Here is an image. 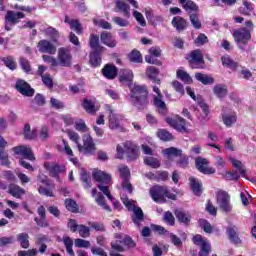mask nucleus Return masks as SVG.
I'll return each mask as SVG.
<instances>
[{
    "mask_svg": "<svg viewBox=\"0 0 256 256\" xmlns=\"http://www.w3.org/2000/svg\"><path fill=\"white\" fill-rule=\"evenodd\" d=\"M130 89V103L138 109H143L146 105H149V92L147 87L139 85L137 83L129 84Z\"/></svg>",
    "mask_w": 256,
    "mask_h": 256,
    "instance_id": "f257e3e1",
    "label": "nucleus"
},
{
    "mask_svg": "<svg viewBox=\"0 0 256 256\" xmlns=\"http://www.w3.org/2000/svg\"><path fill=\"white\" fill-rule=\"evenodd\" d=\"M93 179L98 183V189L102 191L109 199V201H113V195H111V191H109V187L105 185H109L111 183V175L101 171V170H94L92 173Z\"/></svg>",
    "mask_w": 256,
    "mask_h": 256,
    "instance_id": "f03ea898",
    "label": "nucleus"
},
{
    "mask_svg": "<svg viewBox=\"0 0 256 256\" xmlns=\"http://www.w3.org/2000/svg\"><path fill=\"white\" fill-rule=\"evenodd\" d=\"M149 193L155 203H165L167 201L165 199L166 197L168 199H172V201H175V199H177V195L169 192V190L165 186L156 185L150 188Z\"/></svg>",
    "mask_w": 256,
    "mask_h": 256,
    "instance_id": "7ed1b4c3",
    "label": "nucleus"
},
{
    "mask_svg": "<svg viewBox=\"0 0 256 256\" xmlns=\"http://www.w3.org/2000/svg\"><path fill=\"white\" fill-rule=\"evenodd\" d=\"M37 181L38 192L40 195H45V197H53V189H55V186L51 184L49 178L44 174H40L37 177Z\"/></svg>",
    "mask_w": 256,
    "mask_h": 256,
    "instance_id": "20e7f679",
    "label": "nucleus"
},
{
    "mask_svg": "<svg viewBox=\"0 0 256 256\" xmlns=\"http://www.w3.org/2000/svg\"><path fill=\"white\" fill-rule=\"evenodd\" d=\"M121 200L124 203L125 207H127V209L129 211H133L134 216L132 217L133 219V223H135V225H139V223H141V220L143 219V210L137 206H135V201L130 200L127 196L122 195L121 196Z\"/></svg>",
    "mask_w": 256,
    "mask_h": 256,
    "instance_id": "39448f33",
    "label": "nucleus"
},
{
    "mask_svg": "<svg viewBox=\"0 0 256 256\" xmlns=\"http://www.w3.org/2000/svg\"><path fill=\"white\" fill-rule=\"evenodd\" d=\"M233 37L239 49H244L245 45H247L251 39V29L245 27L239 28L233 32Z\"/></svg>",
    "mask_w": 256,
    "mask_h": 256,
    "instance_id": "423d86ee",
    "label": "nucleus"
},
{
    "mask_svg": "<svg viewBox=\"0 0 256 256\" xmlns=\"http://www.w3.org/2000/svg\"><path fill=\"white\" fill-rule=\"evenodd\" d=\"M192 69H203L205 61L203 60V52L200 49L191 51L186 57Z\"/></svg>",
    "mask_w": 256,
    "mask_h": 256,
    "instance_id": "0eeeda50",
    "label": "nucleus"
},
{
    "mask_svg": "<svg viewBox=\"0 0 256 256\" xmlns=\"http://www.w3.org/2000/svg\"><path fill=\"white\" fill-rule=\"evenodd\" d=\"M83 145L78 144V150L80 153H84V155H93L95 151H97V147L95 146V142L93 141V137L89 134H84L82 137Z\"/></svg>",
    "mask_w": 256,
    "mask_h": 256,
    "instance_id": "6e6552de",
    "label": "nucleus"
},
{
    "mask_svg": "<svg viewBox=\"0 0 256 256\" xmlns=\"http://www.w3.org/2000/svg\"><path fill=\"white\" fill-rule=\"evenodd\" d=\"M118 171L120 173V179L122 181L121 187L124 189V191H128V193H133V185H131V182H129V179H131V171L129 170V167L125 165H120L118 167Z\"/></svg>",
    "mask_w": 256,
    "mask_h": 256,
    "instance_id": "1a4fd4ad",
    "label": "nucleus"
},
{
    "mask_svg": "<svg viewBox=\"0 0 256 256\" xmlns=\"http://www.w3.org/2000/svg\"><path fill=\"white\" fill-rule=\"evenodd\" d=\"M217 205L223 213H231L233 206H231V196L225 191L217 193Z\"/></svg>",
    "mask_w": 256,
    "mask_h": 256,
    "instance_id": "9d476101",
    "label": "nucleus"
},
{
    "mask_svg": "<svg viewBox=\"0 0 256 256\" xmlns=\"http://www.w3.org/2000/svg\"><path fill=\"white\" fill-rule=\"evenodd\" d=\"M165 121L172 129L179 131V133H187V123L180 116L167 117Z\"/></svg>",
    "mask_w": 256,
    "mask_h": 256,
    "instance_id": "9b49d317",
    "label": "nucleus"
},
{
    "mask_svg": "<svg viewBox=\"0 0 256 256\" xmlns=\"http://www.w3.org/2000/svg\"><path fill=\"white\" fill-rule=\"evenodd\" d=\"M58 65L60 67H71L73 61V55L67 48H59L58 49Z\"/></svg>",
    "mask_w": 256,
    "mask_h": 256,
    "instance_id": "f8f14e48",
    "label": "nucleus"
},
{
    "mask_svg": "<svg viewBox=\"0 0 256 256\" xmlns=\"http://www.w3.org/2000/svg\"><path fill=\"white\" fill-rule=\"evenodd\" d=\"M193 243L200 247L199 256H209V253H211V243L207 239L201 235H196L193 237Z\"/></svg>",
    "mask_w": 256,
    "mask_h": 256,
    "instance_id": "ddd939ff",
    "label": "nucleus"
},
{
    "mask_svg": "<svg viewBox=\"0 0 256 256\" xmlns=\"http://www.w3.org/2000/svg\"><path fill=\"white\" fill-rule=\"evenodd\" d=\"M39 53H47L48 55H55L57 53V46L47 39H42L37 43Z\"/></svg>",
    "mask_w": 256,
    "mask_h": 256,
    "instance_id": "4468645a",
    "label": "nucleus"
},
{
    "mask_svg": "<svg viewBox=\"0 0 256 256\" xmlns=\"http://www.w3.org/2000/svg\"><path fill=\"white\" fill-rule=\"evenodd\" d=\"M196 167L200 173H203L204 175H213L215 173V168L207 167L209 162L207 159L198 157L195 160Z\"/></svg>",
    "mask_w": 256,
    "mask_h": 256,
    "instance_id": "2eb2a0df",
    "label": "nucleus"
},
{
    "mask_svg": "<svg viewBox=\"0 0 256 256\" xmlns=\"http://www.w3.org/2000/svg\"><path fill=\"white\" fill-rule=\"evenodd\" d=\"M13 151L15 155H21L24 159H28V161H35V155L29 146H16L13 148Z\"/></svg>",
    "mask_w": 256,
    "mask_h": 256,
    "instance_id": "dca6fc26",
    "label": "nucleus"
},
{
    "mask_svg": "<svg viewBox=\"0 0 256 256\" xmlns=\"http://www.w3.org/2000/svg\"><path fill=\"white\" fill-rule=\"evenodd\" d=\"M222 120L226 127H233L234 123H237V113L227 108H223Z\"/></svg>",
    "mask_w": 256,
    "mask_h": 256,
    "instance_id": "f3484780",
    "label": "nucleus"
},
{
    "mask_svg": "<svg viewBox=\"0 0 256 256\" xmlns=\"http://www.w3.org/2000/svg\"><path fill=\"white\" fill-rule=\"evenodd\" d=\"M16 89L25 97H33V95H35V90H33L31 86L24 80H18L16 82Z\"/></svg>",
    "mask_w": 256,
    "mask_h": 256,
    "instance_id": "a211bd4d",
    "label": "nucleus"
},
{
    "mask_svg": "<svg viewBox=\"0 0 256 256\" xmlns=\"http://www.w3.org/2000/svg\"><path fill=\"white\" fill-rule=\"evenodd\" d=\"M100 41L106 47H110L111 49L117 47V40L113 37V34L107 31H103L100 35Z\"/></svg>",
    "mask_w": 256,
    "mask_h": 256,
    "instance_id": "6ab92c4d",
    "label": "nucleus"
},
{
    "mask_svg": "<svg viewBox=\"0 0 256 256\" xmlns=\"http://www.w3.org/2000/svg\"><path fill=\"white\" fill-rule=\"evenodd\" d=\"M107 111H109V127L110 129H119L121 127V120L119 119V115L113 112L111 106L106 107Z\"/></svg>",
    "mask_w": 256,
    "mask_h": 256,
    "instance_id": "aec40b11",
    "label": "nucleus"
},
{
    "mask_svg": "<svg viewBox=\"0 0 256 256\" xmlns=\"http://www.w3.org/2000/svg\"><path fill=\"white\" fill-rule=\"evenodd\" d=\"M92 197H95L97 205L102 207L105 211H108V213H111V207L105 203V196H103L101 192H98L97 189H92Z\"/></svg>",
    "mask_w": 256,
    "mask_h": 256,
    "instance_id": "412c9836",
    "label": "nucleus"
},
{
    "mask_svg": "<svg viewBox=\"0 0 256 256\" xmlns=\"http://www.w3.org/2000/svg\"><path fill=\"white\" fill-rule=\"evenodd\" d=\"M133 71L131 70H121L120 71V76H119V81L120 83H123V85H134L133 83Z\"/></svg>",
    "mask_w": 256,
    "mask_h": 256,
    "instance_id": "4be33fe9",
    "label": "nucleus"
},
{
    "mask_svg": "<svg viewBox=\"0 0 256 256\" xmlns=\"http://www.w3.org/2000/svg\"><path fill=\"white\" fill-rule=\"evenodd\" d=\"M64 23L70 25V29H72V31H75L77 35H81V33H83V26L81 25L79 20H75L73 18H70L69 16H65Z\"/></svg>",
    "mask_w": 256,
    "mask_h": 256,
    "instance_id": "5701e85b",
    "label": "nucleus"
},
{
    "mask_svg": "<svg viewBox=\"0 0 256 256\" xmlns=\"http://www.w3.org/2000/svg\"><path fill=\"white\" fill-rule=\"evenodd\" d=\"M124 151L128 153V157H130V159H137L139 155V149H137V145L133 142H125Z\"/></svg>",
    "mask_w": 256,
    "mask_h": 256,
    "instance_id": "b1692460",
    "label": "nucleus"
},
{
    "mask_svg": "<svg viewBox=\"0 0 256 256\" xmlns=\"http://www.w3.org/2000/svg\"><path fill=\"white\" fill-rule=\"evenodd\" d=\"M174 214L180 223H184V225H189V223H191V214L189 212L177 209L174 211Z\"/></svg>",
    "mask_w": 256,
    "mask_h": 256,
    "instance_id": "393cba45",
    "label": "nucleus"
},
{
    "mask_svg": "<svg viewBox=\"0 0 256 256\" xmlns=\"http://www.w3.org/2000/svg\"><path fill=\"white\" fill-rule=\"evenodd\" d=\"M8 193L15 197L16 199H21L23 195H25V189L21 188V186L16 184H11L8 188Z\"/></svg>",
    "mask_w": 256,
    "mask_h": 256,
    "instance_id": "a878e982",
    "label": "nucleus"
},
{
    "mask_svg": "<svg viewBox=\"0 0 256 256\" xmlns=\"http://www.w3.org/2000/svg\"><path fill=\"white\" fill-rule=\"evenodd\" d=\"M41 33H44V35H46V37H50V39L53 41V43H57L59 41V37H61V35L57 31V29H55L54 27H51V26L48 28L42 29Z\"/></svg>",
    "mask_w": 256,
    "mask_h": 256,
    "instance_id": "bb28decb",
    "label": "nucleus"
},
{
    "mask_svg": "<svg viewBox=\"0 0 256 256\" xmlns=\"http://www.w3.org/2000/svg\"><path fill=\"white\" fill-rule=\"evenodd\" d=\"M118 11H121V13L127 18L131 17V8L123 0H117L116 2V12Z\"/></svg>",
    "mask_w": 256,
    "mask_h": 256,
    "instance_id": "cd10ccee",
    "label": "nucleus"
},
{
    "mask_svg": "<svg viewBox=\"0 0 256 256\" xmlns=\"http://www.w3.org/2000/svg\"><path fill=\"white\" fill-rule=\"evenodd\" d=\"M19 19H25V13L8 11L6 14V21H8V23L15 25V23H18Z\"/></svg>",
    "mask_w": 256,
    "mask_h": 256,
    "instance_id": "c85d7f7f",
    "label": "nucleus"
},
{
    "mask_svg": "<svg viewBox=\"0 0 256 256\" xmlns=\"http://www.w3.org/2000/svg\"><path fill=\"white\" fill-rule=\"evenodd\" d=\"M89 45L91 49L95 52L105 51V47L99 45V36L95 34H91L89 38Z\"/></svg>",
    "mask_w": 256,
    "mask_h": 256,
    "instance_id": "c756f323",
    "label": "nucleus"
},
{
    "mask_svg": "<svg viewBox=\"0 0 256 256\" xmlns=\"http://www.w3.org/2000/svg\"><path fill=\"white\" fill-rule=\"evenodd\" d=\"M102 74L106 79H115L117 77V67L107 64L103 69H102Z\"/></svg>",
    "mask_w": 256,
    "mask_h": 256,
    "instance_id": "7c9ffc66",
    "label": "nucleus"
},
{
    "mask_svg": "<svg viewBox=\"0 0 256 256\" xmlns=\"http://www.w3.org/2000/svg\"><path fill=\"white\" fill-rule=\"evenodd\" d=\"M162 153H164V155L167 157V159H169L171 161V159H173V157H181V155H183V150L175 148V147H170V148H166L162 151Z\"/></svg>",
    "mask_w": 256,
    "mask_h": 256,
    "instance_id": "2f4dec72",
    "label": "nucleus"
},
{
    "mask_svg": "<svg viewBox=\"0 0 256 256\" xmlns=\"http://www.w3.org/2000/svg\"><path fill=\"white\" fill-rule=\"evenodd\" d=\"M213 93L218 99H225L227 97V86L223 84H217L213 88Z\"/></svg>",
    "mask_w": 256,
    "mask_h": 256,
    "instance_id": "473e14b6",
    "label": "nucleus"
},
{
    "mask_svg": "<svg viewBox=\"0 0 256 256\" xmlns=\"http://www.w3.org/2000/svg\"><path fill=\"white\" fill-rule=\"evenodd\" d=\"M195 79L202 83V85H213L215 83V79H213V77L203 73H196Z\"/></svg>",
    "mask_w": 256,
    "mask_h": 256,
    "instance_id": "72a5a7b5",
    "label": "nucleus"
},
{
    "mask_svg": "<svg viewBox=\"0 0 256 256\" xmlns=\"http://www.w3.org/2000/svg\"><path fill=\"white\" fill-rule=\"evenodd\" d=\"M221 61L225 67H229L230 69H233L234 71H239V64L237 62L233 61V59H231V57H229V55L222 56Z\"/></svg>",
    "mask_w": 256,
    "mask_h": 256,
    "instance_id": "f704fd0d",
    "label": "nucleus"
},
{
    "mask_svg": "<svg viewBox=\"0 0 256 256\" xmlns=\"http://www.w3.org/2000/svg\"><path fill=\"white\" fill-rule=\"evenodd\" d=\"M154 105L157 107L159 113L161 115H166L167 114V105L163 101V96H156L154 98Z\"/></svg>",
    "mask_w": 256,
    "mask_h": 256,
    "instance_id": "c9c22d12",
    "label": "nucleus"
},
{
    "mask_svg": "<svg viewBox=\"0 0 256 256\" xmlns=\"http://www.w3.org/2000/svg\"><path fill=\"white\" fill-rule=\"evenodd\" d=\"M172 25L178 31H184V29H187V21L180 16L174 17L172 19Z\"/></svg>",
    "mask_w": 256,
    "mask_h": 256,
    "instance_id": "e433bc0d",
    "label": "nucleus"
},
{
    "mask_svg": "<svg viewBox=\"0 0 256 256\" xmlns=\"http://www.w3.org/2000/svg\"><path fill=\"white\" fill-rule=\"evenodd\" d=\"M227 234L229 236L231 243H235L236 245L241 243V238H239V235H237V227L234 226L228 228Z\"/></svg>",
    "mask_w": 256,
    "mask_h": 256,
    "instance_id": "4c0bfd02",
    "label": "nucleus"
},
{
    "mask_svg": "<svg viewBox=\"0 0 256 256\" xmlns=\"http://www.w3.org/2000/svg\"><path fill=\"white\" fill-rule=\"evenodd\" d=\"M190 187L194 193V195H201L202 189H201V182L197 181L194 177L189 178Z\"/></svg>",
    "mask_w": 256,
    "mask_h": 256,
    "instance_id": "58836bf2",
    "label": "nucleus"
},
{
    "mask_svg": "<svg viewBox=\"0 0 256 256\" xmlns=\"http://www.w3.org/2000/svg\"><path fill=\"white\" fill-rule=\"evenodd\" d=\"M17 241L23 249H29V234L25 232L18 234Z\"/></svg>",
    "mask_w": 256,
    "mask_h": 256,
    "instance_id": "ea45409f",
    "label": "nucleus"
},
{
    "mask_svg": "<svg viewBox=\"0 0 256 256\" xmlns=\"http://www.w3.org/2000/svg\"><path fill=\"white\" fill-rule=\"evenodd\" d=\"M45 167H47L51 177H57L59 173H63V171H65V167L59 165L49 166L48 164H45Z\"/></svg>",
    "mask_w": 256,
    "mask_h": 256,
    "instance_id": "a19ab883",
    "label": "nucleus"
},
{
    "mask_svg": "<svg viewBox=\"0 0 256 256\" xmlns=\"http://www.w3.org/2000/svg\"><path fill=\"white\" fill-rule=\"evenodd\" d=\"M144 163L145 165H148V167H152V169H159V167H161L159 159L151 156L145 157Z\"/></svg>",
    "mask_w": 256,
    "mask_h": 256,
    "instance_id": "79ce46f5",
    "label": "nucleus"
},
{
    "mask_svg": "<svg viewBox=\"0 0 256 256\" xmlns=\"http://www.w3.org/2000/svg\"><path fill=\"white\" fill-rule=\"evenodd\" d=\"M83 109L87 111V113H97V108L95 107V102L89 99H84L82 103Z\"/></svg>",
    "mask_w": 256,
    "mask_h": 256,
    "instance_id": "37998d69",
    "label": "nucleus"
},
{
    "mask_svg": "<svg viewBox=\"0 0 256 256\" xmlns=\"http://www.w3.org/2000/svg\"><path fill=\"white\" fill-rule=\"evenodd\" d=\"M243 5L244 7L239 8V13H241V15H251L253 12V4L247 0H243Z\"/></svg>",
    "mask_w": 256,
    "mask_h": 256,
    "instance_id": "c03bdc74",
    "label": "nucleus"
},
{
    "mask_svg": "<svg viewBox=\"0 0 256 256\" xmlns=\"http://www.w3.org/2000/svg\"><path fill=\"white\" fill-rule=\"evenodd\" d=\"M146 75L149 79H152V81L158 82V85H159L160 80L157 79V76L159 75V69H157L153 66H149L146 69Z\"/></svg>",
    "mask_w": 256,
    "mask_h": 256,
    "instance_id": "a18cd8bd",
    "label": "nucleus"
},
{
    "mask_svg": "<svg viewBox=\"0 0 256 256\" xmlns=\"http://www.w3.org/2000/svg\"><path fill=\"white\" fill-rule=\"evenodd\" d=\"M1 61L11 71H15V69H17V62H15L14 57H11V56L4 57V58H1Z\"/></svg>",
    "mask_w": 256,
    "mask_h": 256,
    "instance_id": "49530a36",
    "label": "nucleus"
},
{
    "mask_svg": "<svg viewBox=\"0 0 256 256\" xmlns=\"http://www.w3.org/2000/svg\"><path fill=\"white\" fill-rule=\"evenodd\" d=\"M63 243L66 247L67 254L70 256H75V252L73 251V239L69 236H65L63 238Z\"/></svg>",
    "mask_w": 256,
    "mask_h": 256,
    "instance_id": "de8ad7c7",
    "label": "nucleus"
},
{
    "mask_svg": "<svg viewBox=\"0 0 256 256\" xmlns=\"http://www.w3.org/2000/svg\"><path fill=\"white\" fill-rule=\"evenodd\" d=\"M89 63L92 67H99V65H101V55L99 52L94 51L90 53Z\"/></svg>",
    "mask_w": 256,
    "mask_h": 256,
    "instance_id": "09e8293b",
    "label": "nucleus"
},
{
    "mask_svg": "<svg viewBox=\"0 0 256 256\" xmlns=\"http://www.w3.org/2000/svg\"><path fill=\"white\" fill-rule=\"evenodd\" d=\"M177 77L187 85L193 83V78H191V76L186 71L177 70Z\"/></svg>",
    "mask_w": 256,
    "mask_h": 256,
    "instance_id": "8fccbe9b",
    "label": "nucleus"
},
{
    "mask_svg": "<svg viewBox=\"0 0 256 256\" xmlns=\"http://www.w3.org/2000/svg\"><path fill=\"white\" fill-rule=\"evenodd\" d=\"M157 136L159 139H161V141H173V134L165 129L158 130Z\"/></svg>",
    "mask_w": 256,
    "mask_h": 256,
    "instance_id": "3c124183",
    "label": "nucleus"
},
{
    "mask_svg": "<svg viewBox=\"0 0 256 256\" xmlns=\"http://www.w3.org/2000/svg\"><path fill=\"white\" fill-rule=\"evenodd\" d=\"M78 233L80 237H82L83 239H87V237H91V228L83 224H80L78 226Z\"/></svg>",
    "mask_w": 256,
    "mask_h": 256,
    "instance_id": "603ef678",
    "label": "nucleus"
},
{
    "mask_svg": "<svg viewBox=\"0 0 256 256\" xmlns=\"http://www.w3.org/2000/svg\"><path fill=\"white\" fill-rule=\"evenodd\" d=\"M129 61L132 63H141L143 61V57L141 56V52L134 50L128 55Z\"/></svg>",
    "mask_w": 256,
    "mask_h": 256,
    "instance_id": "864d4df0",
    "label": "nucleus"
},
{
    "mask_svg": "<svg viewBox=\"0 0 256 256\" xmlns=\"http://www.w3.org/2000/svg\"><path fill=\"white\" fill-rule=\"evenodd\" d=\"M230 161H231L233 167H236V169H238L240 175H242V177H245L247 172L245 171V168L243 167V163H241V161H239L235 158H230Z\"/></svg>",
    "mask_w": 256,
    "mask_h": 256,
    "instance_id": "5fc2aeb1",
    "label": "nucleus"
},
{
    "mask_svg": "<svg viewBox=\"0 0 256 256\" xmlns=\"http://www.w3.org/2000/svg\"><path fill=\"white\" fill-rule=\"evenodd\" d=\"M24 137L25 139H35V137H37V131H31V126L29 124H26L24 126Z\"/></svg>",
    "mask_w": 256,
    "mask_h": 256,
    "instance_id": "6e6d98bb",
    "label": "nucleus"
},
{
    "mask_svg": "<svg viewBox=\"0 0 256 256\" xmlns=\"http://www.w3.org/2000/svg\"><path fill=\"white\" fill-rule=\"evenodd\" d=\"M116 239H120L119 243H124V245H127V247H135V242L129 236H124V238L121 239V235L116 234Z\"/></svg>",
    "mask_w": 256,
    "mask_h": 256,
    "instance_id": "4d7b16f0",
    "label": "nucleus"
},
{
    "mask_svg": "<svg viewBox=\"0 0 256 256\" xmlns=\"http://www.w3.org/2000/svg\"><path fill=\"white\" fill-rule=\"evenodd\" d=\"M177 167L181 169H185L189 166V157L187 155H181L180 158L176 162Z\"/></svg>",
    "mask_w": 256,
    "mask_h": 256,
    "instance_id": "13d9d810",
    "label": "nucleus"
},
{
    "mask_svg": "<svg viewBox=\"0 0 256 256\" xmlns=\"http://www.w3.org/2000/svg\"><path fill=\"white\" fill-rule=\"evenodd\" d=\"M199 225H200L201 229H203V231H205V233H212L213 232V227L211 226V223H209L207 220L200 219L199 220Z\"/></svg>",
    "mask_w": 256,
    "mask_h": 256,
    "instance_id": "bf43d9fd",
    "label": "nucleus"
},
{
    "mask_svg": "<svg viewBox=\"0 0 256 256\" xmlns=\"http://www.w3.org/2000/svg\"><path fill=\"white\" fill-rule=\"evenodd\" d=\"M42 59L45 63H49L51 65V67H59L58 60L53 56L43 55Z\"/></svg>",
    "mask_w": 256,
    "mask_h": 256,
    "instance_id": "052dcab7",
    "label": "nucleus"
},
{
    "mask_svg": "<svg viewBox=\"0 0 256 256\" xmlns=\"http://www.w3.org/2000/svg\"><path fill=\"white\" fill-rule=\"evenodd\" d=\"M65 205L68 211H71L72 213H77L78 208H77V202H75V200L67 199L65 201Z\"/></svg>",
    "mask_w": 256,
    "mask_h": 256,
    "instance_id": "680f3d73",
    "label": "nucleus"
},
{
    "mask_svg": "<svg viewBox=\"0 0 256 256\" xmlns=\"http://www.w3.org/2000/svg\"><path fill=\"white\" fill-rule=\"evenodd\" d=\"M75 129L76 131H80L81 133H87V131H89L87 124H85V121L83 120H79L75 123Z\"/></svg>",
    "mask_w": 256,
    "mask_h": 256,
    "instance_id": "e2e57ef3",
    "label": "nucleus"
},
{
    "mask_svg": "<svg viewBox=\"0 0 256 256\" xmlns=\"http://www.w3.org/2000/svg\"><path fill=\"white\" fill-rule=\"evenodd\" d=\"M163 219H164L165 223H167L171 227H173V225H175V216H173V213H171L170 211H167L164 213Z\"/></svg>",
    "mask_w": 256,
    "mask_h": 256,
    "instance_id": "0e129e2a",
    "label": "nucleus"
},
{
    "mask_svg": "<svg viewBox=\"0 0 256 256\" xmlns=\"http://www.w3.org/2000/svg\"><path fill=\"white\" fill-rule=\"evenodd\" d=\"M94 25H97L98 27H101L102 29H111V24L107 22L104 19H94L93 20Z\"/></svg>",
    "mask_w": 256,
    "mask_h": 256,
    "instance_id": "69168bd1",
    "label": "nucleus"
},
{
    "mask_svg": "<svg viewBox=\"0 0 256 256\" xmlns=\"http://www.w3.org/2000/svg\"><path fill=\"white\" fill-rule=\"evenodd\" d=\"M183 5V9H185V11H197V9H199L197 7V4L194 3L191 0H187Z\"/></svg>",
    "mask_w": 256,
    "mask_h": 256,
    "instance_id": "338daca9",
    "label": "nucleus"
},
{
    "mask_svg": "<svg viewBox=\"0 0 256 256\" xmlns=\"http://www.w3.org/2000/svg\"><path fill=\"white\" fill-rule=\"evenodd\" d=\"M112 21L119 27H129V21L121 17H113Z\"/></svg>",
    "mask_w": 256,
    "mask_h": 256,
    "instance_id": "774afa93",
    "label": "nucleus"
}]
</instances>
